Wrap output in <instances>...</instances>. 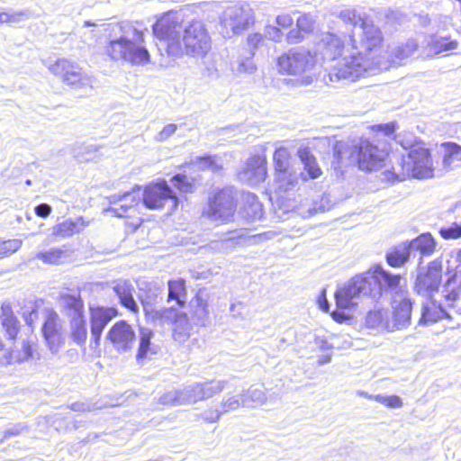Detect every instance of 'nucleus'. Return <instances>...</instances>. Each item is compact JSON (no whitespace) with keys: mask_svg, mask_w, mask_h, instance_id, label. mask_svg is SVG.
Wrapping results in <instances>:
<instances>
[{"mask_svg":"<svg viewBox=\"0 0 461 461\" xmlns=\"http://www.w3.org/2000/svg\"><path fill=\"white\" fill-rule=\"evenodd\" d=\"M405 149L407 152L401 157L398 165L388 171L391 178L397 181L426 180L436 176L438 161L424 140L415 139Z\"/></svg>","mask_w":461,"mask_h":461,"instance_id":"1","label":"nucleus"},{"mask_svg":"<svg viewBox=\"0 0 461 461\" xmlns=\"http://www.w3.org/2000/svg\"><path fill=\"white\" fill-rule=\"evenodd\" d=\"M392 152L388 140L362 138L351 147L348 158L359 170L372 172L384 167Z\"/></svg>","mask_w":461,"mask_h":461,"instance_id":"2","label":"nucleus"},{"mask_svg":"<svg viewBox=\"0 0 461 461\" xmlns=\"http://www.w3.org/2000/svg\"><path fill=\"white\" fill-rule=\"evenodd\" d=\"M176 50H171L169 57H204L211 50L212 40L203 21L193 19L188 22L176 41Z\"/></svg>","mask_w":461,"mask_h":461,"instance_id":"3","label":"nucleus"},{"mask_svg":"<svg viewBox=\"0 0 461 461\" xmlns=\"http://www.w3.org/2000/svg\"><path fill=\"white\" fill-rule=\"evenodd\" d=\"M167 302L172 306L158 310L156 304L148 299H140V303L145 316L152 321L170 318L173 314L180 312L187 304L188 290L186 280L176 277L167 280Z\"/></svg>","mask_w":461,"mask_h":461,"instance_id":"4","label":"nucleus"},{"mask_svg":"<svg viewBox=\"0 0 461 461\" xmlns=\"http://www.w3.org/2000/svg\"><path fill=\"white\" fill-rule=\"evenodd\" d=\"M238 209L237 193L234 188L224 186L211 194L203 215L210 220L227 224L234 221Z\"/></svg>","mask_w":461,"mask_h":461,"instance_id":"5","label":"nucleus"},{"mask_svg":"<svg viewBox=\"0 0 461 461\" xmlns=\"http://www.w3.org/2000/svg\"><path fill=\"white\" fill-rule=\"evenodd\" d=\"M185 19L177 10H168L160 14L152 24V34L164 44L165 51L169 56L176 50V41L184 29Z\"/></svg>","mask_w":461,"mask_h":461,"instance_id":"6","label":"nucleus"},{"mask_svg":"<svg viewBox=\"0 0 461 461\" xmlns=\"http://www.w3.org/2000/svg\"><path fill=\"white\" fill-rule=\"evenodd\" d=\"M140 202L143 205L153 211L163 210L167 202H171V211L176 212L180 203V198L164 178L152 180L142 187Z\"/></svg>","mask_w":461,"mask_h":461,"instance_id":"7","label":"nucleus"},{"mask_svg":"<svg viewBox=\"0 0 461 461\" xmlns=\"http://www.w3.org/2000/svg\"><path fill=\"white\" fill-rule=\"evenodd\" d=\"M140 191V186L137 185L122 194L108 196V207L104 211L119 218H131L136 212L140 215L139 209L141 202L138 194ZM142 222L143 220L139 216L134 225L139 227Z\"/></svg>","mask_w":461,"mask_h":461,"instance_id":"8","label":"nucleus"},{"mask_svg":"<svg viewBox=\"0 0 461 461\" xmlns=\"http://www.w3.org/2000/svg\"><path fill=\"white\" fill-rule=\"evenodd\" d=\"M276 65L283 75L301 76L315 67L316 56L309 50H289L277 58Z\"/></svg>","mask_w":461,"mask_h":461,"instance_id":"9","label":"nucleus"},{"mask_svg":"<svg viewBox=\"0 0 461 461\" xmlns=\"http://www.w3.org/2000/svg\"><path fill=\"white\" fill-rule=\"evenodd\" d=\"M104 339L116 352L124 353L132 349L136 332L128 321L121 319L109 328Z\"/></svg>","mask_w":461,"mask_h":461,"instance_id":"10","label":"nucleus"},{"mask_svg":"<svg viewBox=\"0 0 461 461\" xmlns=\"http://www.w3.org/2000/svg\"><path fill=\"white\" fill-rule=\"evenodd\" d=\"M443 267L439 260L429 262L426 270L418 274L414 290L418 294L432 297L442 284Z\"/></svg>","mask_w":461,"mask_h":461,"instance_id":"11","label":"nucleus"},{"mask_svg":"<svg viewBox=\"0 0 461 461\" xmlns=\"http://www.w3.org/2000/svg\"><path fill=\"white\" fill-rule=\"evenodd\" d=\"M334 68V74L339 79L356 80L364 76L370 67V62L360 52L352 50L348 58Z\"/></svg>","mask_w":461,"mask_h":461,"instance_id":"12","label":"nucleus"},{"mask_svg":"<svg viewBox=\"0 0 461 461\" xmlns=\"http://www.w3.org/2000/svg\"><path fill=\"white\" fill-rule=\"evenodd\" d=\"M90 334L94 344L98 347L106 325L120 315L114 306L95 305L89 308Z\"/></svg>","mask_w":461,"mask_h":461,"instance_id":"13","label":"nucleus"},{"mask_svg":"<svg viewBox=\"0 0 461 461\" xmlns=\"http://www.w3.org/2000/svg\"><path fill=\"white\" fill-rule=\"evenodd\" d=\"M50 69L72 88H82L87 85V77L83 73L82 68L67 59H57Z\"/></svg>","mask_w":461,"mask_h":461,"instance_id":"14","label":"nucleus"},{"mask_svg":"<svg viewBox=\"0 0 461 461\" xmlns=\"http://www.w3.org/2000/svg\"><path fill=\"white\" fill-rule=\"evenodd\" d=\"M144 42L143 31L135 29L133 40L127 38L124 62H128L132 66H143L149 63L150 54Z\"/></svg>","mask_w":461,"mask_h":461,"instance_id":"15","label":"nucleus"},{"mask_svg":"<svg viewBox=\"0 0 461 461\" xmlns=\"http://www.w3.org/2000/svg\"><path fill=\"white\" fill-rule=\"evenodd\" d=\"M292 156L285 147H278L273 152V167L276 180L287 185H294L295 178L291 164Z\"/></svg>","mask_w":461,"mask_h":461,"instance_id":"16","label":"nucleus"},{"mask_svg":"<svg viewBox=\"0 0 461 461\" xmlns=\"http://www.w3.org/2000/svg\"><path fill=\"white\" fill-rule=\"evenodd\" d=\"M60 312L69 320L85 316V302L80 289L60 293L58 298Z\"/></svg>","mask_w":461,"mask_h":461,"instance_id":"17","label":"nucleus"},{"mask_svg":"<svg viewBox=\"0 0 461 461\" xmlns=\"http://www.w3.org/2000/svg\"><path fill=\"white\" fill-rule=\"evenodd\" d=\"M41 331L49 348L58 350L64 344V335L60 320L56 312L50 311L42 325Z\"/></svg>","mask_w":461,"mask_h":461,"instance_id":"18","label":"nucleus"},{"mask_svg":"<svg viewBox=\"0 0 461 461\" xmlns=\"http://www.w3.org/2000/svg\"><path fill=\"white\" fill-rule=\"evenodd\" d=\"M205 400L201 384L185 387L181 391L168 393L163 395L159 402L162 404L185 405L193 404L198 401Z\"/></svg>","mask_w":461,"mask_h":461,"instance_id":"19","label":"nucleus"},{"mask_svg":"<svg viewBox=\"0 0 461 461\" xmlns=\"http://www.w3.org/2000/svg\"><path fill=\"white\" fill-rule=\"evenodd\" d=\"M0 323L5 338L10 341H15L18 339L21 322L10 302H2L0 303Z\"/></svg>","mask_w":461,"mask_h":461,"instance_id":"20","label":"nucleus"},{"mask_svg":"<svg viewBox=\"0 0 461 461\" xmlns=\"http://www.w3.org/2000/svg\"><path fill=\"white\" fill-rule=\"evenodd\" d=\"M113 291L119 303L133 315H139L140 307L134 298V287L129 280H119L114 283Z\"/></svg>","mask_w":461,"mask_h":461,"instance_id":"21","label":"nucleus"},{"mask_svg":"<svg viewBox=\"0 0 461 461\" xmlns=\"http://www.w3.org/2000/svg\"><path fill=\"white\" fill-rule=\"evenodd\" d=\"M323 44L326 54L332 60L348 58L349 53L356 49L352 43L345 41L334 33H328Z\"/></svg>","mask_w":461,"mask_h":461,"instance_id":"22","label":"nucleus"},{"mask_svg":"<svg viewBox=\"0 0 461 461\" xmlns=\"http://www.w3.org/2000/svg\"><path fill=\"white\" fill-rule=\"evenodd\" d=\"M244 173L256 183L264 182L268 176L267 157L262 154L250 156L246 162Z\"/></svg>","mask_w":461,"mask_h":461,"instance_id":"23","label":"nucleus"},{"mask_svg":"<svg viewBox=\"0 0 461 461\" xmlns=\"http://www.w3.org/2000/svg\"><path fill=\"white\" fill-rule=\"evenodd\" d=\"M36 350V341L28 338L23 342L21 349L9 350L0 358L1 366H8L14 363H22L31 359Z\"/></svg>","mask_w":461,"mask_h":461,"instance_id":"24","label":"nucleus"},{"mask_svg":"<svg viewBox=\"0 0 461 461\" xmlns=\"http://www.w3.org/2000/svg\"><path fill=\"white\" fill-rule=\"evenodd\" d=\"M313 30L314 21L312 17L309 14H303L297 18L295 28L290 30L286 34V41L289 44L299 43Z\"/></svg>","mask_w":461,"mask_h":461,"instance_id":"25","label":"nucleus"},{"mask_svg":"<svg viewBox=\"0 0 461 461\" xmlns=\"http://www.w3.org/2000/svg\"><path fill=\"white\" fill-rule=\"evenodd\" d=\"M447 318H449V315L441 304L435 300H430L421 307L419 324L427 326Z\"/></svg>","mask_w":461,"mask_h":461,"instance_id":"26","label":"nucleus"},{"mask_svg":"<svg viewBox=\"0 0 461 461\" xmlns=\"http://www.w3.org/2000/svg\"><path fill=\"white\" fill-rule=\"evenodd\" d=\"M166 319L170 320L173 324L172 337L174 340L180 344L186 342L191 335V324L187 313L180 312Z\"/></svg>","mask_w":461,"mask_h":461,"instance_id":"27","label":"nucleus"},{"mask_svg":"<svg viewBox=\"0 0 461 461\" xmlns=\"http://www.w3.org/2000/svg\"><path fill=\"white\" fill-rule=\"evenodd\" d=\"M297 156L303 165V169L307 174V176H303V180L316 179L322 175V170L318 164L317 158L312 154L309 147H300L297 150Z\"/></svg>","mask_w":461,"mask_h":461,"instance_id":"28","label":"nucleus"},{"mask_svg":"<svg viewBox=\"0 0 461 461\" xmlns=\"http://www.w3.org/2000/svg\"><path fill=\"white\" fill-rule=\"evenodd\" d=\"M153 337V330L147 328L140 330L139 345L136 353L137 361H142L158 353L159 348L152 342Z\"/></svg>","mask_w":461,"mask_h":461,"instance_id":"29","label":"nucleus"},{"mask_svg":"<svg viewBox=\"0 0 461 461\" xmlns=\"http://www.w3.org/2000/svg\"><path fill=\"white\" fill-rule=\"evenodd\" d=\"M414 301L411 298H402L393 307V321L397 327L410 323Z\"/></svg>","mask_w":461,"mask_h":461,"instance_id":"30","label":"nucleus"},{"mask_svg":"<svg viewBox=\"0 0 461 461\" xmlns=\"http://www.w3.org/2000/svg\"><path fill=\"white\" fill-rule=\"evenodd\" d=\"M170 182L175 188L174 191L179 197L194 194L198 186V182L195 177L188 176L184 173L175 174L170 178Z\"/></svg>","mask_w":461,"mask_h":461,"instance_id":"31","label":"nucleus"},{"mask_svg":"<svg viewBox=\"0 0 461 461\" xmlns=\"http://www.w3.org/2000/svg\"><path fill=\"white\" fill-rule=\"evenodd\" d=\"M69 336L77 345L85 346L88 337L86 315L69 320Z\"/></svg>","mask_w":461,"mask_h":461,"instance_id":"32","label":"nucleus"},{"mask_svg":"<svg viewBox=\"0 0 461 461\" xmlns=\"http://www.w3.org/2000/svg\"><path fill=\"white\" fill-rule=\"evenodd\" d=\"M372 276L379 287L384 290H395L399 288L402 279L401 275H392L379 267L374 269Z\"/></svg>","mask_w":461,"mask_h":461,"instance_id":"33","label":"nucleus"},{"mask_svg":"<svg viewBox=\"0 0 461 461\" xmlns=\"http://www.w3.org/2000/svg\"><path fill=\"white\" fill-rule=\"evenodd\" d=\"M443 298L448 307H454L461 299V283L456 275L449 276L443 285Z\"/></svg>","mask_w":461,"mask_h":461,"instance_id":"34","label":"nucleus"},{"mask_svg":"<svg viewBox=\"0 0 461 461\" xmlns=\"http://www.w3.org/2000/svg\"><path fill=\"white\" fill-rule=\"evenodd\" d=\"M193 317L204 321L209 316L210 295L204 289H199L194 295Z\"/></svg>","mask_w":461,"mask_h":461,"instance_id":"35","label":"nucleus"},{"mask_svg":"<svg viewBox=\"0 0 461 461\" xmlns=\"http://www.w3.org/2000/svg\"><path fill=\"white\" fill-rule=\"evenodd\" d=\"M272 402L266 392L260 388H249L244 394H242V407L249 409H255L260 407L267 402Z\"/></svg>","mask_w":461,"mask_h":461,"instance_id":"36","label":"nucleus"},{"mask_svg":"<svg viewBox=\"0 0 461 461\" xmlns=\"http://www.w3.org/2000/svg\"><path fill=\"white\" fill-rule=\"evenodd\" d=\"M458 47L456 40L452 39L451 36L438 37L434 36L428 43L429 52L434 55H438L444 52L452 51Z\"/></svg>","mask_w":461,"mask_h":461,"instance_id":"37","label":"nucleus"},{"mask_svg":"<svg viewBox=\"0 0 461 461\" xmlns=\"http://www.w3.org/2000/svg\"><path fill=\"white\" fill-rule=\"evenodd\" d=\"M384 43V37L381 30L377 27L370 26L365 29L363 44L367 52L380 50Z\"/></svg>","mask_w":461,"mask_h":461,"instance_id":"38","label":"nucleus"},{"mask_svg":"<svg viewBox=\"0 0 461 461\" xmlns=\"http://www.w3.org/2000/svg\"><path fill=\"white\" fill-rule=\"evenodd\" d=\"M126 44V37L110 40L104 46V53L111 60L124 61Z\"/></svg>","mask_w":461,"mask_h":461,"instance_id":"39","label":"nucleus"},{"mask_svg":"<svg viewBox=\"0 0 461 461\" xmlns=\"http://www.w3.org/2000/svg\"><path fill=\"white\" fill-rule=\"evenodd\" d=\"M444 149L442 164L444 168L450 169L455 160L461 161V145L454 141H446L441 143Z\"/></svg>","mask_w":461,"mask_h":461,"instance_id":"40","label":"nucleus"},{"mask_svg":"<svg viewBox=\"0 0 461 461\" xmlns=\"http://www.w3.org/2000/svg\"><path fill=\"white\" fill-rule=\"evenodd\" d=\"M410 258V246L403 244L400 247L393 248L386 255V262L392 267H400Z\"/></svg>","mask_w":461,"mask_h":461,"instance_id":"41","label":"nucleus"},{"mask_svg":"<svg viewBox=\"0 0 461 461\" xmlns=\"http://www.w3.org/2000/svg\"><path fill=\"white\" fill-rule=\"evenodd\" d=\"M413 242L415 249L422 256H430L436 249L437 242L429 232L419 235Z\"/></svg>","mask_w":461,"mask_h":461,"instance_id":"42","label":"nucleus"},{"mask_svg":"<svg viewBox=\"0 0 461 461\" xmlns=\"http://www.w3.org/2000/svg\"><path fill=\"white\" fill-rule=\"evenodd\" d=\"M36 258L49 265H59L67 258V249L53 248L47 251L39 252Z\"/></svg>","mask_w":461,"mask_h":461,"instance_id":"43","label":"nucleus"},{"mask_svg":"<svg viewBox=\"0 0 461 461\" xmlns=\"http://www.w3.org/2000/svg\"><path fill=\"white\" fill-rule=\"evenodd\" d=\"M78 232L77 224L71 219L65 220L53 227L52 234L58 238L71 237Z\"/></svg>","mask_w":461,"mask_h":461,"instance_id":"44","label":"nucleus"},{"mask_svg":"<svg viewBox=\"0 0 461 461\" xmlns=\"http://www.w3.org/2000/svg\"><path fill=\"white\" fill-rule=\"evenodd\" d=\"M369 399L375 400L390 409H400L403 405L402 399L397 395L375 394L370 396Z\"/></svg>","mask_w":461,"mask_h":461,"instance_id":"45","label":"nucleus"},{"mask_svg":"<svg viewBox=\"0 0 461 461\" xmlns=\"http://www.w3.org/2000/svg\"><path fill=\"white\" fill-rule=\"evenodd\" d=\"M336 304L339 309H348L353 305V294L351 289L344 287L335 294Z\"/></svg>","mask_w":461,"mask_h":461,"instance_id":"46","label":"nucleus"},{"mask_svg":"<svg viewBox=\"0 0 461 461\" xmlns=\"http://www.w3.org/2000/svg\"><path fill=\"white\" fill-rule=\"evenodd\" d=\"M195 162L199 164L200 169L219 171L222 167L217 163L216 157L212 155H204L197 157Z\"/></svg>","mask_w":461,"mask_h":461,"instance_id":"47","label":"nucleus"},{"mask_svg":"<svg viewBox=\"0 0 461 461\" xmlns=\"http://www.w3.org/2000/svg\"><path fill=\"white\" fill-rule=\"evenodd\" d=\"M440 237L446 240H457L461 238V222H453L448 227L440 228L438 230Z\"/></svg>","mask_w":461,"mask_h":461,"instance_id":"48","label":"nucleus"},{"mask_svg":"<svg viewBox=\"0 0 461 461\" xmlns=\"http://www.w3.org/2000/svg\"><path fill=\"white\" fill-rule=\"evenodd\" d=\"M201 386H203V393H204L205 399L213 396L223 389L222 382L217 379H212L201 384Z\"/></svg>","mask_w":461,"mask_h":461,"instance_id":"49","label":"nucleus"},{"mask_svg":"<svg viewBox=\"0 0 461 461\" xmlns=\"http://www.w3.org/2000/svg\"><path fill=\"white\" fill-rule=\"evenodd\" d=\"M119 405L118 402H113V403H102L98 404L95 402V404H90L87 402H76L72 404V410L76 411H91L95 410H101L109 406H117Z\"/></svg>","mask_w":461,"mask_h":461,"instance_id":"50","label":"nucleus"},{"mask_svg":"<svg viewBox=\"0 0 461 461\" xmlns=\"http://www.w3.org/2000/svg\"><path fill=\"white\" fill-rule=\"evenodd\" d=\"M348 146L343 141H336L332 147L334 163L340 166L344 159V154L348 151Z\"/></svg>","mask_w":461,"mask_h":461,"instance_id":"51","label":"nucleus"},{"mask_svg":"<svg viewBox=\"0 0 461 461\" xmlns=\"http://www.w3.org/2000/svg\"><path fill=\"white\" fill-rule=\"evenodd\" d=\"M396 122L380 123L370 126V131L374 133H383L386 137H391L396 131Z\"/></svg>","mask_w":461,"mask_h":461,"instance_id":"52","label":"nucleus"},{"mask_svg":"<svg viewBox=\"0 0 461 461\" xmlns=\"http://www.w3.org/2000/svg\"><path fill=\"white\" fill-rule=\"evenodd\" d=\"M242 406V395L229 397L223 401L224 411H235Z\"/></svg>","mask_w":461,"mask_h":461,"instance_id":"53","label":"nucleus"},{"mask_svg":"<svg viewBox=\"0 0 461 461\" xmlns=\"http://www.w3.org/2000/svg\"><path fill=\"white\" fill-rule=\"evenodd\" d=\"M276 25L282 30L289 29L293 23L294 19L290 14H281L276 18Z\"/></svg>","mask_w":461,"mask_h":461,"instance_id":"54","label":"nucleus"},{"mask_svg":"<svg viewBox=\"0 0 461 461\" xmlns=\"http://www.w3.org/2000/svg\"><path fill=\"white\" fill-rule=\"evenodd\" d=\"M266 34L269 40L273 41H280L283 37V31L277 25H269L266 29Z\"/></svg>","mask_w":461,"mask_h":461,"instance_id":"55","label":"nucleus"},{"mask_svg":"<svg viewBox=\"0 0 461 461\" xmlns=\"http://www.w3.org/2000/svg\"><path fill=\"white\" fill-rule=\"evenodd\" d=\"M340 17L345 22L357 24L360 20V15L355 10H345L340 13Z\"/></svg>","mask_w":461,"mask_h":461,"instance_id":"56","label":"nucleus"},{"mask_svg":"<svg viewBox=\"0 0 461 461\" xmlns=\"http://www.w3.org/2000/svg\"><path fill=\"white\" fill-rule=\"evenodd\" d=\"M255 23L254 17H249L244 22H240L233 27L234 33H240L244 30L251 28Z\"/></svg>","mask_w":461,"mask_h":461,"instance_id":"57","label":"nucleus"},{"mask_svg":"<svg viewBox=\"0 0 461 461\" xmlns=\"http://www.w3.org/2000/svg\"><path fill=\"white\" fill-rule=\"evenodd\" d=\"M264 36L259 32L251 33L247 38V42L251 49H257L263 41Z\"/></svg>","mask_w":461,"mask_h":461,"instance_id":"58","label":"nucleus"},{"mask_svg":"<svg viewBox=\"0 0 461 461\" xmlns=\"http://www.w3.org/2000/svg\"><path fill=\"white\" fill-rule=\"evenodd\" d=\"M23 13H7L2 12L0 13V23H14L18 20V17L22 16Z\"/></svg>","mask_w":461,"mask_h":461,"instance_id":"59","label":"nucleus"},{"mask_svg":"<svg viewBox=\"0 0 461 461\" xmlns=\"http://www.w3.org/2000/svg\"><path fill=\"white\" fill-rule=\"evenodd\" d=\"M51 212V207L47 203H40L35 207V213L41 218L48 217Z\"/></svg>","mask_w":461,"mask_h":461,"instance_id":"60","label":"nucleus"},{"mask_svg":"<svg viewBox=\"0 0 461 461\" xmlns=\"http://www.w3.org/2000/svg\"><path fill=\"white\" fill-rule=\"evenodd\" d=\"M176 130V125L168 124L160 131L161 138L168 137L170 134L174 133Z\"/></svg>","mask_w":461,"mask_h":461,"instance_id":"61","label":"nucleus"},{"mask_svg":"<svg viewBox=\"0 0 461 461\" xmlns=\"http://www.w3.org/2000/svg\"><path fill=\"white\" fill-rule=\"evenodd\" d=\"M402 49L406 52H409V53L413 52L418 50V44L416 42H414L413 41H411L406 42L402 46Z\"/></svg>","mask_w":461,"mask_h":461,"instance_id":"62","label":"nucleus"},{"mask_svg":"<svg viewBox=\"0 0 461 461\" xmlns=\"http://www.w3.org/2000/svg\"><path fill=\"white\" fill-rule=\"evenodd\" d=\"M319 305L320 308L324 312H327L329 310V303L325 297L319 300Z\"/></svg>","mask_w":461,"mask_h":461,"instance_id":"63","label":"nucleus"},{"mask_svg":"<svg viewBox=\"0 0 461 461\" xmlns=\"http://www.w3.org/2000/svg\"><path fill=\"white\" fill-rule=\"evenodd\" d=\"M331 315H332V318H333L336 321H338V322H341V321L345 319L344 314H343V313H340V312H337V311L333 312L331 313Z\"/></svg>","mask_w":461,"mask_h":461,"instance_id":"64","label":"nucleus"}]
</instances>
